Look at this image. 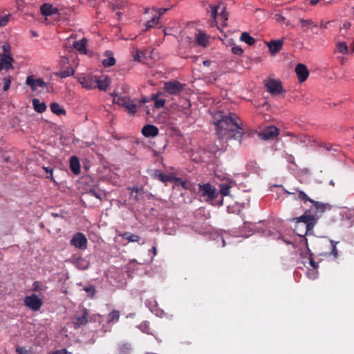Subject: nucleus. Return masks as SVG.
<instances>
[{"label":"nucleus","instance_id":"64","mask_svg":"<svg viewBox=\"0 0 354 354\" xmlns=\"http://www.w3.org/2000/svg\"><path fill=\"white\" fill-rule=\"evenodd\" d=\"M185 182H182V185H183V186H184V185H185Z\"/></svg>","mask_w":354,"mask_h":354},{"label":"nucleus","instance_id":"13","mask_svg":"<svg viewBox=\"0 0 354 354\" xmlns=\"http://www.w3.org/2000/svg\"><path fill=\"white\" fill-rule=\"evenodd\" d=\"M295 73L299 82H305L309 76V71L307 67L303 64H298L296 66Z\"/></svg>","mask_w":354,"mask_h":354},{"label":"nucleus","instance_id":"42","mask_svg":"<svg viewBox=\"0 0 354 354\" xmlns=\"http://www.w3.org/2000/svg\"><path fill=\"white\" fill-rule=\"evenodd\" d=\"M232 52L237 55H241L243 53V50L240 46H234L232 48Z\"/></svg>","mask_w":354,"mask_h":354},{"label":"nucleus","instance_id":"40","mask_svg":"<svg viewBox=\"0 0 354 354\" xmlns=\"http://www.w3.org/2000/svg\"><path fill=\"white\" fill-rule=\"evenodd\" d=\"M3 91H6L9 89L10 86V84H11V77L10 76H6L3 79Z\"/></svg>","mask_w":354,"mask_h":354},{"label":"nucleus","instance_id":"4","mask_svg":"<svg viewBox=\"0 0 354 354\" xmlns=\"http://www.w3.org/2000/svg\"><path fill=\"white\" fill-rule=\"evenodd\" d=\"M198 193L205 198L207 202L212 201L218 195L216 188L209 183L199 184Z\"/></svg>","mask_w":354,"mask_h":354},{"label":"nucleus","instance_id":"49","mask_svg":"<svg viewBox=\"0 0 354 354\" xmlns=\"http://www.w3.org/2000/svg\"><path fill=\"white\" fill-rule=\"evenodd\" d=\"M54 354H68V351L66 348L57 350Z\"/></svg>","mask_w":354,"mask_h":354},{"label":"nucleus","instance_id":"52","mask_svg":"<svg viewBox=\"0 0 354 354\" xmlns=\"http://www.w3.org/2000/svg\"><path fill=\"white\" fill-rule=\"evenodd\" d=\"M168 10V9L167 8H161L159 10V17L164 15L165 13V12Z\"/></svg>","mask_w":354,"mask_h":354},{"label":"nucleus","instance_id":"56","mask_svg":"<svg viewBox=\"0 0 354 354\" xmlns=\"http://www.w3.org/2000/svg\"><path fill=\"white\" fill-rule=\"evenodd\" d=\"M151 251L153 254V255H156L157 254V249H156V246H153L152 248H151Z\"/></svg>","mask_w":354,"mask_h":354},{"label":"nucleus","instance_id":"22","mask_svg":"<svg viewBox=\"0 0 354 354\" xmlns=\"http://www.w3.org/2000/svg\"><path fill=\"white\" fill-rule=\"evenodd\" d=\"M104 55L106 57L103 61L102 64L104 67L113 66L115 64V59L113 56V53L110 50H106L104 53Z\"/></svg>","mask_w":354,"mask_h":354},{"label":"nucleus","instance_id":"6","mask_svg":"<svg viewBox=\"0 0 354 354\" xmlns=\"http://www.w3.org/2000/svg\"><path fill=\"white\" fill-rule=\"evenodd\" d=\"M265 86L267 91L272 95H278L286 91L283 89L281 81L270 78L265 81Z\"/></svg>","mask_w":354,"mask_h":354},{"label":"nucleus","instance_id":"57","mask_svg":"<svg viewBox=\"0 0 354 354\" xmlns=\"http://www.w3.org/2000/svg\"><path fill=\"white\" fill-rule=\"evenodd\" d=\"M132 192H136V193H138L139 192V189L138 187H133L131 189Z\"/></svg>","mask_w":354,"mask_h":354},{"label":"nucleus","instance_id":"51","mask_svg":"<svg viewBox=\"0 0 354 354\" xmlns=\"http://www.w3.org/2000/svg\"><path fill=\"white\" fill-rule=\"evenodd\" d=\"M4 54H9L10 55V46H3Z\"/></svg>","mask_w":354,"mask_h":354},{"label":"nucleus","instance_id":"58","mask_svg":"<svg viewBox=\"0 0 354 354\" xmlns=\"http://www.w3.org/2000/svg\"><path fill=\"white\" fill-rule=\"evenodd\" d=\"M134 59H135V60H139L140 59V56H139V52L138 51H137V54L135 56Z\"/></svg>","mask_w":354,"mask_h":354},{"label":"nucleus","instance_id":"21","mask_svg":"<svg viewBox=\"0 0 354 354\" xmlns=\"http://www.w3.org/2000/svg\"><path fill=\"white\" fill-rule=\"evenodd\" d=\"M70 168L73 173L77 175L80 173V164L76 156H72L70 159Z\"/></svg>","mask_w":354,"mask_h":354},{"label":"nucleus","instance_id":"16","mask_svg":"<svg viewBox=\"0 0 354 354\" xmlns=\"http://www.w3.org/2000/svg\"><path fill=\"white\" fill-rule=\"evenodd\" d=\"M13 58L9 54L0 55V71L2 69L12 68Z\"/></svg>","mask_w":354,"mask_h":354},{"label":"nucleus","instance_id":"24","mask_svg":"<svg viewBox=\"0 0 354 354\" xmlns=\"http://www.w3.org/2000/svg\"><path fill=\"white\" fill-rule=\"evenodd\" d=\"M109 84L110 81L106 77H97L96 88H98L100 91H106Z\"/></svg>","mask_w":354,"mask_h":354},{"label":"nucleus","instance_id":"46","mask_svg":"<svg viewBox=\"0 0 354 354\" xmlns=\"http://www.w3.org/2000/svg\"><path fill=\"white\" fill-rule=\"evenodd\" d=\"M90 193L95 198L101 199L102 194L100 192H97L95 189H91Z\"/></svg>","mask_w":354,"mask_h":354},{"label":"nucleus","instance_id":"44","mask_svg":"<svg viewBox=\"0 0 354 354\" xmlns=\"http://www.w3.org/2000/svg\"><path fill=\"white\" fill-rule=\"evenodd\" d=\"M43 169L46 171V173L49 174L48 178H50L52 180L55 181L53 176V169L50 167H44Z\"/></svg>","mask_w":354,"mask_h":354},{"label":"nucleus","instance_id":"47","mask_svg":"<svg viewBox=\"0 0 354 354\" xmlns=\"http://www.w3.org/2000/svg\"><path fill=\"white\" fill-rule=\"evenodd\" d=\"M16 352L17 354H27V351L24 347H17Z\"/></svg>","mask_w":354,"mask_h":354},{"label":"nucleus","instance_id":"54","mask_svg":"<svg viewBox=\"0 0 354 354\" xmlns=\"http://www.w3.org/2000/svg\"><path fill=\"white\" fill-rule=\"evenodd\" d=\"M225 20H226L227 18V14L226 12H225V10H223L220 15Z\"/></svg>","mask_w":354,"mask_h":354},{"label":"nucleus","instance_id":"32","mask_svg":"<svg viewBox=\"0 0 354 354\" xmlns=\"http://www.w3.org/2000/svg\"><path fill=\"white\" fill-rule=\"evenodd\" d=\"M122 237L129 242H138L140 241V236L138 235L129 232L123 234Z\"/></svg>","mask_w":354,"mask_h":354},{"label":"nucleus","instance_id":"14","mask_svg":"<svg viewBox=\"0 0 354 354\" xmlns=\"http://www.w3.org/2000/svg\"><path fill=\"white\" fill-rule=\"evenodd\" d=\"M88 310L86 308H83L81 315H75L74 317L73 325L75 328H79L81 326H84L88 322L87 319Z\"/></svg>","mask_w":354,"mask_h":354},{"label":"nucleus","instance_id":"33","mask_svg":"<svg viewBox=\"0 0 354 354\" xmlns=\"http://www.w3.org/2000/svg\"><path fill=\"white\" fill-rule=\"evenodd\" d=\"M311 6H315L319 3L320 6H326L333 3V0H309Z\"/></svg>","mask_w":354,"mask_h":354},{"label":"nucleus","instance_id":"9","mask_svg":"<svg viewBox=\"0 0 354 354\" xmlns=\"http://www.w3.org/2000/svg\"><path fill=\"white\" fill-rule=\"evenodd\" d=\"M78 82L86 89L96 88L97 77L91 75H82L77 77Z\"/></svg>","mask_w":354,"mask_h":354},{"label":"nucleus","instance_id":"45","mask_svg":"<svg viewBox=\"0 0 354 354\" xmlns=\"http://www.w3.org/2000/svg\"><path fill=\"white\" fill-rule=\"evenodd\" d=\"M218 6L211 7V16L212 18L216 19L218 14Z\"/></svg>","mask_w":354,"mask_h":354},{"label":"nucleus","instance_id":"15","mask_svg":"<svg viewBox=\"0 0 354 354\" xmlns=\"http://www.w3.org/2000/svg\"><path fill=\"white\" fill-rule=\"evenodd\" d=\"M152 176L162 183H167L173 181L176 178L173 174H165L160 170L156 169L153 171Z\"/></svg>","mask_w":354,"mask_h":354},{"label":"nucleus","instance_id":"10","mask_svg":"<svg viewBox=\"0 0 354 354\" xmlns=\"http://www.w3.org/2000/svg\"><path fill=\"white\" fill-rule=\"evenodd\" d=\"M278 135L279 129L274 126H270L260 133L259 136L263 140H268L276 138Z\"/></svg>","mask_w":354,"mask_h":354},{"label":"nucleus","instance_id":"55","mask_svg":"<svg viewBox=\"0 0 354 354\" xmlns=\"http://www.w3.org/2000/svg\"><path fill=\"white\" fill-rule=\"evenodd\" d=\"M210 64H211V61H209V60H205L203 62V64L205 66H209Z\"/></svg>","mask_w":354,"mask_h":354},{"label":"nucleus","instance_id":"30","mask_svg":"<svg viewBox=\"0 0 354 354\" xmlns=\"http://www.w3.org/2000/svg\"><path fill=\"white\" fill-rule=\"evenodd\" d=\"M335 52L343 55L348 54L349 52L348 47L346 42H339L336 44Z\"/></svg>","mask_w":354,"mask_h":354},{"label":"nucleus","instance_id":"39","mask_svg":"<svg viewBox=\"0 0 354 354\" xmlns=\"http://www.w3.org/2000/svg\"><path fill=\"white\" fill-rule=\"evenodd\" d=\"M132 348L130 344H123L121 345V354H129Z\"/></svg>","mask_w":354,"mask_h":354},{"label":"nucleus","instance_id":"63","mask_svg":"<svg viewBox=\"0 0 354 354\" xmlns=\"http://www.w3.org/2000/svg\"><path fill=\"white\" fill-rule=\"evenodd\" d=\"M344 58H342V64H344Z\"/></svg>","mask_w":354,"mask_h":354},{"label":"nucleus","instance_id":"38","mask_svg":"<svg viewBox=\"0 0 354 354\" xmlns=\"http://www.w3.org/2000/svg\"><path fill=\"white\" fill-rule=\"evenodd\" d=\"M84 290L88 293V295L93 298L96 292L95 288L93 286L89 285L84 288Z\"/></svg>","mask_w":354,"mask_h":354},{"label":"nucleus","instance_id":"1","mask_svg":"<svg viewBox=\"0 0 354 354\" xmlns=\"http://www.w3.org/2000/svg\"><path fill=\"white\" fill-rule=\"evenodd\" d=\"M233 116L234 115L230 113L227 115H222L221 119L214 122L216 131L221 139H234L241 143L245 129Z\"/></svg>","mask_w":354,"mask_h":354},{"label":"nucleus","instance_id":"3","mask_svg":"<svg viewBox=\"0 0 354 354\" xmlns=\"http://www.w3.org/2000/svg\"><path fill=\"white\" fill-rule=\"evenodd\" d=\"M187 85L177 80L164 82V91L171 95H180L186 88Z\"/></svg>","mask_w":354,"mask_h":354},{"label":"nucleus","instance_id":"25","mask_svg":"<svg viewBox=\"0 0 354 354\" xmlns=\"http://www.w3.org/2000/svg\"><path fill=\"white\" fill-rule=\"evenodd\" d=\"M32 105L35 111L39 113L44 112L47 108L46 104L44 102H41L37 98L32 100Z\"/></svg>","mask_w":354,"mask_h":354},{"label":"nucleus","instance_id":"27","mask_svg":"<svg viewBox=\"0 0 354 354\" xmlns=\"http://www.w3.org/2000/svg\"><path fill=\"white\" fill-rule=\"evenodd\" d=\"M160 95H162V93L159 92L151 96V100L154 102L155 107L157 109L162 108L165 104V100L158 98Z\"/></svg>","mask_w":354,"mask_h":354},{"label":"nucleus","instance_id":"31","mask_svg":"<svg viewBox=\"0 0 354 354\" xmlns=\"http://www.w3.org/2000/svg\"><path fill=\"white\" fill-rule=\"evenodd\" d=\"M74 70L71 67H68L66 70L61 71L56 73V75L59 77L60 78H66L67 77H70L73 75Z\"/></svg>","mask_w":354,"mask_h":354},{"label":"nucleus","instance_id":"7","mask_svg":"<svg viewBox=\"0 0 354 354\" xmlns=\"http://www.w3.org/2000/svg\"><path fill=\"white\" fill-rule=\"evenodd\" d=\"M24 302L26 307L34 311L39 310L43 304L42 299L35 294L26 296Z\"/></svg>","mask_w":354,"mask_h":354},{"label":"nucleus","instance_id":"28","mask_svg":"<svg viewBox=\"0 0 354 354\" xmlns=\"http://www.w3.org/2000/svg\"><path fill=\"white\" fill-rule=\"evenodd\" d=\"M51 111L57 115H66V111L56 102H53L50 106Z\"/></svg>","mask_w":354,"mask_h":354},{"label":"nucleus","instance_id":"43","mask_svg":"<svg viewBox=\"0 0 354 354\" xmlns=\"http://www.w3.org/2000/svg\"><path fill=\"white\" fill-rule=\"evenodd\" d=\"M9 21V17L8 15L0 16V26H4L7 24Z\"/></svg>","mask_w":354,"mask_h":354},{"label":"nucleus","instance_id":"53","mask_svg":"<svg viewBox=\"0 0 354 354\" xmlns=\"http://www.w3.org/2000/svg\"><path fill=\"white\" fill-rule=\"evenodd\" d=\"M288 162L290 163H294V157L292 155H290L288 158Z\"/></svg>","mask_w":354,"mask_h":354},{"label":"nucleus","instance_id":"5","mask_svg":"<svg viewBox=\"0 0 354 354\" xmlns=\"http://www.w3.org/2000/svg\"><path fill=\"white\" fill-rule=\"evenodd\" d=\"M113 102L114 103H117L118 104L125 108L132 115H133L137 111L136 104H135L133 100L127 97L115 95L113 97Z\"/></svg>","mask_w":354,"mask_h":354},{"label":"nucleus","instance_id":"20","mask_svg":"<svg viewBox=\"0 0 354 354\" xmlns=\"http://www.w3.org/2000/svg\"><path fill=\"white\" fill-rule=\"evenodd\" d=\"M283 41L281 40H272L268 43V46L272 54H275L282 48Z\"/></svg>","mask_w":354,"mask_h":354},{"label":"nucleus","instance_id":"12","mask_svg":"<svg viewBox=\"0 0 354 354\" xmlns=\"http://www.w3.org/2000/svg\"><path fill=\"white\" fill-rule=\"evenodd\" d=\"M311 203L315 211V214L314 216L316 217L317 216V219L324 212L331 209V205L328 203H323L314 200L311 201Z\"/></svg>","mask_w":354,"mask_h":354},{"label":"nucleus","instance_id":"29","mask_svg":"<svg viewBox=\"0 0 354 354\" xmlns=\"http://www.w3.org/2000/svg\"><path fill=\"white\" fill-rule=\"evenodd\" d=\"M241 41H244L249 46H252L255 43V39L250 36L247 32H243L240 37Z\"/></svg>","mask_w":354,"mask_h":354},{"label":"nucleus","instance_id":"2","mask_svg":"<svg viewBox=\"0 0 354 354\" xmlns=\"http://www.w3.org/2000/svg\"><path fill=\"white\" fill-rule=\"evenodd\" d=\"M293 220L296 221L294 232L297 235L302 237L301 241L308 248V241L305 236L313 230L317 221V216L304 214L299 217L295 218Z\"/></svg>","mask_w":354,"mask_h":354},{"label":"nucleus","instance_id":"11","mask_svg":"<svg viewBox=\"0 0 354 354\" xmlns=\"http://www.w3.org/2000/svg\"><path fill=\"white\" fill-rule=\"evenodd\" d=\"M26 83L30 86L32 91H35L39 87L43 88L46 87V83L42 79H35L32 75H29L26 77Z\"/></svg>","mask_w":354,"mask_h":354},{"label":"nucleus","instance_id":"62","mask_svg":"<svg viewBox=\"0 0 354 354\" xmlns=\"http://www.w3.org/2000/svg\"><path fill=\"white\" fill-rule=\"evenodd\" d=\"M67 61H68V59H67V58H65V57H64V58H63V62H67Z\"/></svg>","mask_w":354,"mask_h":354},{"label":"nucleus","instance_id":"41","mask_svg":"<svg viewBox=\"0 0 354 354\" xmlns=\"http://www.w3.org/2000/svg\"><path fill=\"white\" fill-rule=\"evenodd\" d=\"M338 242H336L335 241L331 240L330 243L332 245V250H331V254L333 255L335 258H337L338 257V251L336 247V245Z\"/></svg>","mask_w":354,"mask_h":354},{"label":"nucleus","instance_id":"59","mask_svg":"<svg viewBox=\"0 0 354 354\" xmlns=\"http://www.w3.org/2000/svg\"><path fill=\"white\" fill-rule=\"evenodd\" d=\"M51 215H52V216H53V217H55V218H56V217H58V216H59L58 214H56V213H52V214H51Z\"/></svg>","mask_w":354,"mask_h":354},{"label":"nucleus","instance_id":"50","mask_svg":"<svg viewBox=\"0 0 354 354\" xmlns=\"http://www.w3.org/2000/svg\"><path fill=\"white\" fill-rule=\"evenodd\" d=\"M310 264L315 269L318 267L317 263H316L313 259L310 260Z\"/></svg>","mask_w":354,"mask_h":354},{"label":"nucleus","instance_id":"18","mask_svg":"<svg viewBox=\"0 0 354 354\" xmlns=\"http://www.w3.org/2000/svg\"><path fill=\"white\" fill-rule=\"evenodd\" d=\"M41 12L44 16H51L53 15H60L59 10L57 7H53L50 3H44L40 7Z\"/></svg>","mask_w":354,"mask_h":354},{"label":"nucleus","instance_id":"37","mask_svg":"<svg viewBox=\"0 0 354 354\" xmlns=\"http://www.w3.org/2000/svg\"><path fill=\"white\" fill-rule=\"evenodd\" d=\"M299 23L303 28H309L310 26H313L315 27L317 26L316 24H314L313 21L311 19H299Z\"/></svg>","mask_w":354,"mask_h":354},{"label":"nucleus","instance_id":"36","mask_svg":"<svg viewBox=\"0 0 354 354\" xmlns=\"http://www.w3.org/2000/svg\"><path fill=\"white\" fill-rule=\"evenodd\" d=\"M295 190L298 193V198L299 199L304 201V203L309 201L311 203V201H313V199L309 198L306 194H305L303 191L299 190L297 189H296Z\"/></svg>","mask_w":354,"mask_h":354},{"label":"nucleus","instance_id":"8","mask_svg":"<svg viewBox=\"0 0 354 354\" xmlns=\"http://www.w3.org/2000/svg\"><path fill=\"white\" fill-rule=\"evenodd\" d=\"M71 245L80 250H85L87 247L88 241L86 236L82 232L75 233L71 239Z\"/></svg>","mask_w":354,"mask_h":354},{"label":"nucleus","instance_id":"17","mask_svg":"<svg viewBox=\"0 0 354 354\" xmlns=\"http://www.w3.org/2000/svg\"><path fill=\"white\" fill-rule=\"evenodd\" d=\"M142 135L147 138H153L158 135V128L153 124L145 125L141 131Z\"/></svg>","mask_w":354,"mask_h":354},{"label":"nucleus","instance_id":"35","mask_svg":"<svg viewBox=\"0 0 354 354\" xmlns=\"http://www.w3.org/2000/svg\"><path fill=\"white\" fill-rule=\"evenodd\" d=\"M159 23V17H153L151 20L148 21L146 24V29L145 30H148L151 28H154L158 26Z\"/></svg>","mask_w":354,"mask_h":354},{"label":"nucleus","instance_id":"60","mask_svg":"<svg viewBox=\"0 0 354 354\" xmlns=\"http://www.w3.org/2000/svg\"><path fill=\"white\" fill-rule=\"evenodd\" d=\"M351 53H354V44L351 46Z\"/></svg>","mask_w":354,"mask_h":354},{"label":"nucleus","instance_id":"34","mask_svg":"<svg viewBox=\"0 0 354 354\" xmlns=\"http://www.w3.org/2000/svg\"><path fill=\"white\" fill-rule=\"evenodd\" d=\"M120 318V313L118 310H112L108 316V322H115L118 321Z\"/></svg>","mask_w":354,"mask_h":354},{"label":"nucleus","instance_id":"61","mask_svg":"<svg viewBox=\"0 0 354 354\" xmlns=\"http://www.w3.org/2000/svg\"><path fill=\"white\" fill-rule=\"evenodd\" d=\"M113 10H115L116 8H119V6L118 5L113 6Z\"/></svg>","mask_w":354,"mask_h":354},{"label":"nucleus","instance_id":"23","mask_svg":"<svg viewBox=\"0 0 354 354\" xmlns=\"http://www.w3.org/2000/svg\"><path fill=\"white\" fill-rule=\"evenodd\" d=\"M86 42L87 40L85 38H83L80 40L75 41L73 46L80 53L85 54L86 51Z\"/></svg>","mask_w":354,"mask_h":354},{"label":"nucleus","instance_id":"26","mask_svg":"<svg viewBox=\"0 0 354 354\" xmlns=\"http://www.w3.org/2000/svg\"><path fill=\"white\" fill-rule=\"evenodd\" d=\"M196 42L199 46L205 47L208 44V38L207 35L203 32H199L196 35Z\"/></svg>","mask_w":354,"mask_h":354},{"label":"nucleus","instance_id":"19","mask_svg":"<svg viewBox=\"0 0 354 354\" xmlns=\"http://www.w3.org/2000/svg\"><path fill=\"white\" fill-rule=\"evenodd\" d=\"M234 184V182L232 180H227L226 182L221 184L219 185L221 194L223 196H228L230 192V189Z\"/></svg>","mask_w":354,"mask_h":354},{"label":"nucleus","instance_id":"48","mask_svg":"<svg viewBox=\"0 0 354 354\" xmlns=\"http://www.w3.org/2000/svg\"><path fill=\"white\" fill-rule=\"evenodd\" d=\"M40 283L39 281H35L32 284V289L34 291H39L41 288L39 287Z\"/></svg>","mask_w":354,"mask_h":354}]
</instances>
